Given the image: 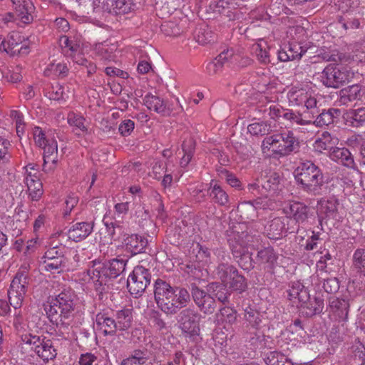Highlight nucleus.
Wrapping results in <instances>:
<instances>
[{
	"label": "nucleus",
	"mask_w": 365,
	"mask_h": 365,
	"mask_svg": "<svg viewBox=\"0 0 365 365\" xmlns=\"http://www.w3.org/2000/svg\"><path fill=\"white\" fill-rule=\"evenodd\" d=\"M68 68L64 63H51L44 71V73L49 76H55L64 78L68 75Z\"/></svg>",
	"instance_id": "45"
},
{
	"label": "nucleus",
	"mask_w": 365,
	"mask_h": 365,
	"mask_svg": "<svg viewBox=\"0 0 365 365\" xmlns=\"http://www.w3.org/2000/svg\"><path fill=\"white\" fill-rule=\"evenodd\" d=\"M354 73L348 67H326L322 71L320 79L327 87L338 88L344 83L351 81Z\"/></svg>",
	"instance_id": "9"
},
{
	"label": "nucleus",
	"mask_w": 365,
	"mask_h": 365,
	"mask_svg": "<svg viewBox=\"0 0 365 365\" xmlns=\"http://www.w3.org/2000/svg\"><path fill=\"white\" fill-rule=\"evenodd\" d=\"M154 357L153 351L148 348L136 349L122 360L120 365H152Z\"/></svg>",
	"instance_id": "15"
},
{
	"label": "nucleus",
	"mask_w": 365,
	"mask_h": 365,
	"mask_svg": "<svg viewBox=\"0 0 365 365\" xmlns=\"http://www.w3.org/2000/svg\"><path fill=\"white\" fill-rule=\"evenodd\" d=\"M29 191V195L32 200H38L43 195V185L40 179L25 182Z\"/></svg>",
	"instance_id": "51"
},
{
	"label": "nucleus",
	"mask_w": 365,
	"mask_h": 365,
	"mask_svg": "<svg viewBox=\"0 0 365 365\" xmlns=\"http://www.w3.org/2000/svg\"><path fill=\"white\" fill-rule=\"evenodd\" d=\"M329 157L332 160L347 168H353L355 166L354 158L350 151L346 148H334L329 152Z\"/></svg>",
	"instance_id": "25"
},
{
	"label": "nucleus",
	"mask_w": 365,
	"mask_h": 365,
	"mask_svg": "<svg viewBox=\"0 0 365 365\" xmlns=\"http://www.w3.org/2000/svg\"><path fill=\"white\" fill-rule=\"evenodd\" d=\"M96 327L105 336L113 335L117 330L115 320L106 312H99L96 314Z\"/></svg>",
	"instance_id": "20"
},
{
	"label": "nucleus",
	"mask_w": 365,
	"mask_h": 365,
	"mask_svg": "<svg viewBox=\"0 0 365 365\" xmlns=\"http://www.w3.org/2000/svg\"><path fill=\"white\" fill-rule=\"evenodd\" d=\"M12 4L15 14L21 23L29 24L33 21L35 7L31 0H15Z\"/></svg>",
	"instance_id": "17"
},
{
	"label": "nucleus",
	"mask_w": 365,
	"mask_h": 365,
	"mask_svg": "<svg viewBox=\"0 0 365 365\" xmlns=\"http://www.w3.org/2000/svg\"><path fill=\"white\" fill-rule=\"evenodd\" d=\"M135 215L142 220H147L150 217L149 211L140 204H136L135 206Z\"/></svg>",
	"instance_id": "62"
},
{
	"label": "nucleus",
	"mask_w": 365,
	"mask_h": 365,
	"mask_svg": "<svg viewBox=\"0 0 365 365\" xmlns=\"http://www.w3.org/2000/svg\"><path fill=\"white\" fill-rule=\"evenodd\" d=\"M338 138L331 135L327 131L323 132L320 136L315 140L313 143L314 150L318 153H322L324 150H331L334 145L338 143Z\"/></svg>",
	"instance_id": "27"
},
{
	"label": "nucleus",
	"mask_w": 365,
	"mask_h": 365,
	"mask_svg": "<svg viewBox=\"0 0 365 365\" xmlns=\"http://www.w3.org/2000/svg\"><path fill=\"white\" fill-rule=\"evenodd\" d=\"M279 183V178L274 176L264 180V179L258 180L257 182L250 184L248 189L250 192L256 195L259 193L262 195H264L266 192L274 191L277 188Z\"/></svg>",
	"instance_id": "23"
},
{
	"label": "nucleus",
	"mask_w": 365,
	"mask_h": 365,
	"mask_svg": "<svg viewBox=\"0 0 365 365\" xmlns=\"http://www.w3.org/2000/svg\"><path fill=\"white\" fill-rule=\"evenodd\" d=\"M59 45L62 48L63 53L68 57L73 56L74 53H78L81 50L80 43L75 40L74 38L67 36H61Z\"/></svg>",
	"instance_id": "36"
},
{
	"label": "nucleus",
	"mask_w": 365,
	"mask_h": 365,
	"mask_svg": "<svg viewBox=\"0 0 365 365\" xmlns=\"http://www.w3.org/2000/svg\"><path fill=\"white\" fill-rule=\"evenodd\" d=\"M340 115V110L336 108H330L327 110H323L322 113H319L314 120H312V114H309V118H311V125H314L317 127H323L329 125L334 123V119L337 118Z\"/></svg>",
	"instance_id": "29"
},
{
	"label": "nucleus",
	"mask_w": 365,
	"mask_h": 365,
	"mask_svg": "<svg viewBox=\"0 0 365 365\" xmlns=\"http://www.w3.org/2000/svg\"><path fill=\"white\" fill-rule=\"evenodd\" d=\"M352 263L354 267L361 274L365 277V249L359 248L353 255Z\"/></svg>",
	"instance_id": "49"
},
{
	"label": "nucleus",
	"mask_w": 365,
	"mask_h": 365,
	"mask_svg": "<svg viewBox=\"0 0 365 365\" xmlns=\"http://www.w3.org/2000/svg\"><path fill=\"white\" fill-rule=\"evenodd\" d=\"M237 56L234 54L232 49H227L221 52L212 62L207 66V70L210 75H213L218 72L222 65L229 60L236 61Z\"/></svg>",
	"instance_id": "28"
},
{
	"label": "nucleus",
	"mask_w": 365,
	"mask_h": 365,
	"mask_svg": "<svg viewBox=\"0 0 365 365\" xmlns=\"http://www.w3.org/2000/svg\"><path fill=\"white\" fill-rule=\"evenodd\" d=\"M305 88L304 87L294 86L289 90L287 97L290 106H302V97H303Z\"/></svg>",
	"instance_id": "48"
},
{
	"label": "nucleus",
	"mask_w": 365,
	"mask_h": 365,
	"mask_svg": "<svg viewBox=\"0 0 365 365\" xmlns=\"http://www.w3.org/2000/svg\"><path fill=\"white\" fill-rule=\"evenodd\" d=\"M92 222H76L71 225L68 230V238L79 242L88 237L93 231Z\"/></svg>",
	"instance_id": "21"
},
{
	"label": "nucleus",
	"mask_w": 365,
	"mask_h": 365,
	"mask_svg": "<svg viewBox=\"0 0 365 365\" xmlns=\"http://www.w3.org/2000/svg\"><path fill=\"white\" fill-rule=\"evenodd\" d=\"M41 265L46 271L58 273L73 271L76 267V264H68V257L65 256H59L55 259H42Z\"/></svg>",
	"instance_id": "18"
},
{
	"label": "nucleus",
	"mask_w": 365,
	"mask_h": 365,
	"mask_svg": "<svg viewBox=\"0 0 365 365\" xmlns=\"http://www.w3.org/2000/svg\"><path fill=\"white\" fill-rule=\"evenodd\" d=\"M135 128V123L132 120L126 119L123 120L118 127L119 133L123 136L130 135Z\"/></svg>",
	"instance_id": "58"
},
{
	"label": "nucleus",
	"mask_w": 365,
	"mask_h": 365,
	"mask_svg": "<svg viewBox=\"0 0 365 365\" xmlns=\"http://www.w3.org/2000/svg\"><path fill=\"white\" fill-rule=\"evenodd\" d=\"M216 274L221 281L228 285L230 289L243 292L247 288L245 278L239 274L237 269L228 264L221 263L216 269Z\"/></svg>",
	"instance_id": "8"
},
{
	"label": "nucleus",
	"mask_w": 365,
	"mask_h": 365,
	"mask_svg": "<svg viewBox=\"0 0 365 365\" xmlns=\"http://www.w3.org/2000/svg\"><path fill=\"white\" fill-rule=\"evenodd\" d=\"M200 319L201 315L190 308L183 309L178 315V323L185 338L195 343L201 340L199 326Z\"/></svg>",
	"instance_id": "5"
},
{
	"label": "nucleus",
	"mask_w": 365,
	"mask_h": 365,
	"mask_svg": "<svg viewBox=\"0 0 365 365\" xmlns=\"http://www.w3.org/2000/svg\"><path fill=\"white\" fill-rule=\"evenodd\" d=\"M127 260L123 259H113L106 262L101 263L103 266V270L108 278H116L125 269Z\"/></svg>",
	"instance_id": "26"
},
{
	"label": "nucleus",
	"mask_w": 365,
	"mask_h": 365,
	"mask_svg": "<svg viewBox=\"0 0 365 365\" xmlns=\"http://www.w3.org/2000/svg\"><path fill=\"white\" fill-rule=\"evenodd\" d=\"M264 197H259L254 201L256 207L258 209H274L275 202L269 199L265 194Z\"/></svg>",
	"instance_id": "57"
},
{
	"label": "nucleus",
	"mask_w": 365,
	"mask_h": 365,
	"mask_svg": "<svg viewBox=\"0 0 365 365\" xmlns=\"http://www.w3.org/2000/svg\"><path fill=\"white\" fill-rule=\"evenodd\" d=\"M196 39L197 41L202 45L209 43L213 41L212 34L210 31L199 32L196 36Z\"/></svg>",
	"instance_id": "63"
},
{
	"label": "nucleus",
	"mask_w": 365,
	"mask_h": 365,
	"mask_svg": "<svg viewBox=\"0 0 365 365\" xmlns=\"http://www.w3.org/2000/svg\"><path fill=\"white\" fill-rule=\"evenodd\" d=\"M302 106L306 107L309 110V114H312V118H314V115L319 113L316 96L314 92L309 88H306L303 97H302Z\"/></svg>",
	"instance_id": "37"
},
{
	"label": "nucleus",
	"mask_w": 365,
	"mask_h": 365,
	"mask_svg": "<svg viewBox=\"0 0 365 365\" xmlns=\"http://www.w3.org/2000/svg\"><path fill=\"white\" fill-rule=\"evenodd\" d=\"M21 339L24 345L29 346L44 361L53 359L56 356L52 341L44 336L25 334Z\"/></svg>",
	"instance_id": "6"
},
{
	"label": "nucleus",
	"mask_w": 365,
	"mask_h": 365,
	"mask_svg": "<svg viewBox=\"0 0 365 365\" xmlns=\"http://www.w3.org/2000/svg\"><path fill=\"white\" fill-rule=\"evenodd\" d=\"M192 295L195 304L205 314H212L215 309V299L210 292H205L197 286L192 287Z\"/></svg>",
	"instance_id": "14"
},
{
	"label": "nucleus",
	"mask_w": 365,
	"mask_h": 365,
	"mask_svg": "<svg viewBox=\"0 0 365 365\" xmlns=\"http://www.w3.org/2000/svg\"><path fill=\"white\" fill-rule=\"evenodd\" d=\"M68 122L71 126L75 128L77 135L87 132V128L84 124L85 119L82 116L75 115L74 113L70 114L68 117Z\"/></svg>",
	"instance_id": "53"
},
{
	"label": "nucleus",
	"mask_w": 365,
	"mask_h": 365,
	"mask_svg": "<svg viewBox=\"0 0 365 365\" xmlns=\"http://www.w3.org/2000/svg\"><path fill=\"white\" fill-rule=\"evenodd\" d=\"M337 200L334 198H329L320 202L319 212L320 215L327 218H335L337 214Z\"/></svg>",
	"instance_id": "39"
},
{
	"label": "nucleus",
	"mask_w": 365,
	"mask_h": 365,
	"mask_svg": "<svg viewBox=\"0 0 365 365\" xmlns=\"http://www.w3.org/2000/svg\"><path fill=\"white\" fill-rule=\"evenodd\" d=\"M113 11L118 14H125L131 12L135 7L133 0H115Z\"/></svg>",
	"instance_id": "52"
},
{
	"label": "nucleus",
	"mask_w": 365,
	"mask_h": 365,
	"mask_svg": "<svg viewBox=\"0 0 365 365\" xmlns=\"http://www.w3.org/2000/svg\"><path fill=\"white\" fill-rule=\"evenodd\" d=\"M210 196L212 200L220 205H225L228 202V195L215 180L210 182Z\"/></svg>",
	"instance_id": "34"
},
{
	"label": "nucleus",
	"mask_w": 365,
	"mask_h": 365,
	"mask_svg": "<svg viewBox=\"0 0 365 365\" xmlns=\"http://www.w3.org/2000/svg\"><path fill=\"white\" fill-rule=\"evenodd\" d=\"M237 210L243 220H253L257 216V208L254 202L247 201L241 202L237 206Z\"/></svg>",
	"instance_id": "43"
},
{
	"label": "nucleus",
	"mask_w": 365,
	"mask_h": 365,
	"mask_svg": "<svg viewBox=\"0 0 365 365\" xmlns=\"http://www.w3.org/2000/svg\"><path fill=\"white\" fill-rule=\"evenodd\" d=\"M323 288L327 293H335L339 289V282L336 277H331L324 279L323 283Z\"/></svg>",
	"instance_id": "56"
},
{
	"label": "nucleus",
	"mask_w": 365,
	"mask_h": 365,
	"mask_svg": "<svg viewBox=\"0 0 365 365\" xmlns=\"http://www.w3.org/2000/svg\"><path fill=\"white\" fill-rule=\"evenodd\" d=\"M264 361L267 365H293L284 354L276 351H270Z\"/></svg>",
	"instance_id": "47"
},
{
	"label": "nucleus",
	"mask_w": 365,
	"mask_h": 365,
	"mask_svg": "<svg viewBox=\"0 0 365 365\" xmlns=\"http://www.w3.org/2000/svg\"><path fill=\"white\" fill-rule=\"evenodd\" d=\"M207 290L211 293L214 299L217 298L220 302L225 303L227 301L229 293L225 284L210 283L207 285Z\"/></svg>",
	"instance_id": "41"
},
{
	"label": "nucleus",
	"mask_w": 365,
	"mask_h": 365,
	"mask_svg": "<svg viewBox=\"0 0 365 365\" xmlns=\"http://www.w3.org/2000/svg\"><path fill=\"white\" fill-rule=\"evenodd\" d=\"M285 225L281 217H275L265 226V232L269 239L278 240L282 235Z\"/></svg>",
	"instance_id": "32"
},
{
	"label": "nucleus",
	"mask_w": 365,
	"mask_h": 365,
	"mask_svg": "<svg viewBox=\"0 0 365 365\" xmlns=\"http://www.w3.org/2000/svg\"><path fill=\"white\" fill-rule=\"evenodd\" d=\"M307 50V48L302 46L300 43L293 41L279 51L278 58L281 61L299 59Z\"/></svg>",
	"instance_id": "19"
},
{
	"label": "nucleus",
	"mask_w": 365,
	"mask_h": 365,
	"mask_svg": "<svg viewBox=\"0 0 365 365\" xmlns=\"http://www.w3.org/2000/svg\"><path fill=\"white\" fill-rule=\"evenodd\" d=\"M258 257L260 259L262 262L268 263L270 265H273L277 261V255L274 252L273 249L267 247L264 248L258 252Z\"/></svg>",
	"instance_id": "54"
},
{
	"label": "nucleus",
	"mask_w": 365,
	"mask_h": 365,
	"mask_svg": "<svg viewBox=\"0 0 365 365\" xmlns=\"http://www.w3.org/2000/svg\"><path fill=\"white\" fill-rule=\"evenodd\" d=\"M301 309L302 314L307 317H312L322 311L324 303L320 299L310 298L304 303H301L298 306Z\"/></svg>",
	"instance_id": "33"
},
{
	"label": "nucleus",
	"mask_w": 365,
	"mask_h": 365,
	"mask_svg": "<svg viewBox=\"0 0 365 365\" xmlns=\"http://www.w3.org/2000/svg\"><path fill=\"white\" fill-rule=\"evenodd\" d=\"M362 96L361 87L354 84L342 88L339 91V103L348 106L349 103L360 100Z\"/></svg>",
	"instance_id": "24"
},
{
	"label": "nucleus",
	"mask_w": 365,
	"mask_h": 365,
	"mask_svg": "<svg viewBox=\"0 0 365 365\" xmlns=\"http://www.w3.org/2000/svg\"><path fill=\"white\" fill-rule=\"evenodd\" d=\"M248 132L252 135H267L271 130V126L266 122H255L250 124L247 127Z\"/></svg>",
	"instance_id": "50"
},
{
	"label": "nucleus",
	"mask_w": 365,
	"mask_h": 365,
	"mask_svg": "<svg viewBox=\"0 0 365 365\" xmlns=\"http://www.w3.org/2000/svg\"><path fill=\"white\" fill-rule=\"evenodd\" d=\"M308 211V207L299 202H289L283 207V212L287 217L293 219L299 224L307 220Z\"/></svg>",
	"instance_id": "16"
},
{
	"label": "nucleus",
	"mask_w": 365,
	"mask_h": 365,
	"mask_svg": "<svg viewBox=\"0 0 365 365\" xmlns=\"http://www.w3.org/2000/svg\"><path fill=\"white\" fill-rule=\"evenodd\" d=\"M68 93L69 91L68 86L66 89L63 86L57 83L51 86L47 95L51 100L65 101L68 98Z\"/></svg>",
	"instance_id": "46"
},
{
	"label": "nucleus",
	"mask_w": 365,
	"mask_h": 365,
	"mask_svg": "<svg viewBox=\"0 0 365 365\" xmlns=\"http://www.w3.org/2000/svg\"><path fill=\"white\" fill-rule=\"evenodd\" d=\"M29 284V275L25 269L19 270L14 277L8 296L10 304L15 309L21 307Z\"/></svg>",
	"instance_id": "10"
},
{
	"label": "nucleus",
	"mask_w": 365,
	"mask_h": 365,
	"mask_svg": "<svg viewBox=\"0 0 365 365\" xmlns=\"http://www.w3.org/2000/svg\"><path fill=\"white\" fill-rule=\"evenodd\" d=\"M25 178L24 181L29 182L39 179V166L35 163H29L24 167Z\"/></svg>",
	"instance_id": "55"
},
{
	"label": "nucleus",
	"mask_w": 365,
	"mask_h": 365,
	"mask_svg": "<svg viewBox=\"0 0 365 365\" xmlns=\"http://www.w3.org/2000/svg\"><path fill=\"white\" fill-rule=\"evenodd\" d=\"M43 150V169L46 170V166L48 163H51L53 166L49 170L53 168L58 161V145L56 139L50 140L48 143L41 148Z\"/></svg>",
	"instance_id": "30"
},
{
	"label": "nucleus",
	"mask_w": 365,
	"mask_h": 365,
	"mask_svg": "<svg viewBox=\"0 0 365 365\" xmlns=\"http://www.w3.org/2000/svg\"><path fill=\"white\" fill-rule=\"evenodd\" d=\"M330 307L334 315L339 321H346L348 317L349 304L344 299L333 298L330 301Z\"/></svg>",
	"instance_id": "31"
},
{
	"label": "nucleus",
	"mask_w": 365,
	"mask_h": 365,
	"mask_svg": "<svg viewBox=\"0 0 365 365\" xmlns=\"http://www.w3.org/2000/svg\"><path fill=\"white\" fill-rule=\"evenodd\" d=\"M13 326L18 331L24 329L26 327V321L21 311H19L18 312H16L14 314L13 319Z\"/></svg>",
	"instance_id": "61"
},
{
	"label": "nucleus",
	"mask_w": 365,
	"mask_h": 365,
	"mask_svg": "<svg viewBox=\"0 0 365 365\" xmlns=\"http://www.w3.org/2000/svg\"><path fill=\"white\" fill-rule=\"evenodd\" d=\"M183 155L180 159V164L182 168H186L190 163L195 150V141L192 137L184 140L182 144Z\"/></svg>",
	"instance_id": "35"
},
{
	"label": "nucleus",
	"mask_w": 365,
	"mask_h": 365,
	"mask_svg": "<svg viewBox=\"0 0 365 365\" xmlns=\"http://www.w3.org/2000/svg\"><path fill=\"white\" fill-rule=\"evenodd\" d=\"M345 119L353 127L361 126L365 123V107L350 110L346 113Z\"/></svg>",
	"instance_id": "38"
},
{
	"label": "nucleus",
	"mask_w": 365,
	"mask_h": 365,
	"mask_svg": "<svg viewBox=\"0 0 365 365\" xmlns=\"http://www.w3.org/2000/svg\"><path fill=\"white\" fill-rule=\"evenodd\" d=\"M154 295L158 307L168 315L177 314L190 300V294L186 289L173 287L161 279L155 282Z\"/></svg>",
	"instance_id": "1"
},
{
	"label": "nucleus",
	"mask_w": 365,
	"mask_h": 365,
	"mask_svg": "<svg viewBox=\"0 0 365 365\" xmlns=\"http://www.w3.org/2000/svg\"><path fill=\"white\" fill-rule=\"evenodd\" d=\"M78 202V197L74 194L70 195L67 197L65 201V209L63 212L64 216L69 215L72 210L75 207Z\"/></svg>",
	"instance_id": "59"
},
{
	"label": "nucleus",
	"mask_w": 365,
	"mask_h": 365,
	"mask_svg": "<svg viewBox=\"0 0 365 365\" xmlns=\"http://www.w3.org/2000/svg\"><path fill=\"white\" fill-rule=\"evenodd\" d=\"M294 177L303 190L316 193L323 185V173L321 169L313 162H301L294 170Z\"/></svg>",
	"instance_id": "4"
},
{
	"label": "nucleus",
	"mask_w": 365,
	"mask_h": 365,
	"mask_svg": "<svg viewBox=\"0 0 365 365\" xmlns=\"http://www.w3.org/2000/svg\"><path fill=\"white\" fill-rule=\"evenodd\" d=\"M75 295L71 290H64L52 298L45 306V311L50 320L58 324H65L73 315Z\"/></svg>",
	"instance_id": "2"
},
{
	"label": "nucleus",
	"mask_w": 365,
	"mask_h": 365,
	"mask_svg": "<svg viewBox=\"0 0 365 365\" xmlns=\"http://www.w3.org/2000/svg\"><path fill=\"white\" fill-rule=\"evenodd\" d=\"M143 101L145 106L149 110H153L158 113H163L165 111L166 106L165 103L158 96L147 94Z\"/></svg>",
	"instance_id": "42"
},
{
	"label": "nucleus",
	"mask_w": 365,
	"mask_h": 365,
	"mask_svg": "<svg viewBox=\"0 0 365 365\" xmlns=\"http://www.w3.org/2000/svg\"><path fill=\"white\" fill-rule=\"evenodd\" d=\"M97 356L94 354L86 352L82 354L79 359L80 365H91L95 361H96Z\"/></svg>",
	"instance_id": "64"
},
{
	"label": "nucleus",
	"mask_w": 365,
	"mask_h": 365,
	"mask_svg": "<svg viewBox=\"0 0 365 365\" xmlns=\"http://www.w3.org/2000/svg\"><path fill=\"white\" fill-rule=\"evenodd\" d=\"M150 283V273L143 266H137L129 275L127 287L131 295L140 297Z\"/></svg>",
	"instance_id": "11"
},
{
	"label": "nucleus",
	"mask_w": 365,
	"mask_h": 365,
	"mask_svg": "<svg viewBox=\"0 0 365 365\" xmlns=\"http://www.w3.org/2000/svg\"><path fill=\"white\" fill-rule=\"evenodd\" d=\"M79 280L85 284L93 287V288L101 292L104 285L107 283V277L103 270L101 263H95L91 268L81 272L79 274Z\"/></svg>",
	"instance_id": "13"
},
{
	"label": "nucleus",
	"mask_w": 365,
	"mask_h": 365,
	"mask_svg": "<svg viewBox=\"0 0 365 365\" xmlns=\"http://www.w3.org/2000/svg\"><path fill=\"white\" fill-rule=\"evenodd\" d=\"M255 53L260 63L264 64L269 63V55L266 48H262L260 45H257L255 48Z\"/></svg>",
	"instance_id": "60"
},
{
	"label": "nucleus",
	"mask_w": 365,
	"mask_h": 365,
	"mask_svg": "<svg viewBox=\"0 0 365 365\" xmlns=\"http://www.w3.org/2000/svg\"><path fill=\"white\" fill-rule=\"evenodd\" d=\"M298 141L291 130H284L268 135L262 142L264 153L278 156L289 155L298 147Z\"/></svg>",
	"instance_id": "3"
},
{
	"label": "nucleus",
	"mask_w": 365,
	"mask_h": 365,
	"mask_svg": "<svg viewBox=\"0 0 365 365\" xmlns=\"http://www.w3.org/2000/svg\"><path fill=\"white\" fill-rule=\"evenodd\" d=\"M33 138L36 145L39 148L45 146L48 141L53 140V133L51 130L44 131L40 127H35L33 129Z\"/></svg>",
	"instance_id": "40"
},
{
	"label": "nucleus",
	"mask_w": 365,
	"mask_h": 365,
	"mask_svg": "<svg viewBox=\"0 0 365 365\" xmlns=\"http://www.w3.org/2000/svg\"><path fill=\"white\" fill-rule=\"evenodd\" d=\"M269 115L271 118L283 119L289 123L291 126L311 125V118L302 113L291 109L283 108L277 105H272L269 108Z\"/></svg>",
	"instance_id": "12"
},
{
	"label": "nucleus",
	"mask_w": 365,
	"mask_h": 365,
	"mask_svg": "<svg viewBox=\"0 0 365 365\" xmlns=\"http://www.w3.org/2000/svg\"><path fill=\"white\" fill-rule=\"evenodd\" d=\"M108 231L113 239L122 240L127 251L132 255L143 252L147 245V241L137 235L121 234L122 227L119 225L111 223V227L107 225Z\"/></svg>",
	"instance_id": "7"
},
{
	"label": "nucleus",
	"mask_w": 365,
	"mask_h": 365,
	"mask_svg": "<svg viewBox=\"0 0 365 365\" xmlns=\"http://www.w3.org/2000/svg\"><path fill=\"white\" fill-rule=\"evenodd\" d=\"M288 298L297 307L309 299V294L307 289L300 282L297 281L291 283L288 290Z\"/></svg>",
	"instance_id": "22"
},
{
	"label": "nucleus",
	"mask_w": 365,
	"mask_h": 365,
	"mask_svg": "<svg viewBox=\"0 0 365 365\" xmlns=\"http://www.w3.org/2000/svg\"><path fill=\"white\" fill-rule=\"evenodd\" d=\"M116 329L119 330L128 329L132 324L133 316L130 309H123L118 311L116 315Z\"/></svg>",
	"instance_id": "44"
}]
</instances>
